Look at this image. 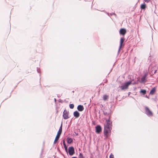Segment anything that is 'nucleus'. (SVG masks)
Masks as SVG:
<instances>
[{
    "label": "nucleus",
    "instance_id": "1",
    "mask_svg": "<svg viewBox=\"0 0 158 158\" xmlns=\"http://www.w3.org/2000/svg\"><path fill=\"white\" fill-rule=\"evenodd\" d=\"M103 134L104 136L106 139L108 138L111 134V130L110 129H104Z\"/></svg>",
    "mask_w": 158,
    "mask_h": 158
},
{
    "label": "nucleus",
    "instance_id": "2",
    "mask_svg": "<svg viewBox=\"0 0 158 158\" xmlns=\"http://www.w3.org/2000/svg\"><path fill=\"white\" fill-rule=\"evenodd\" d=\"M131 83V81H129L125 83L124 85L121 86L120 87L121 89L122 90L127 89L128 88V86L130 85Z\"/></svg>",
    "mask_w": 158,
    "mask_h": 158
},
{
    "label": "nucleus",
    "instance_id": "3",
    "mask_svg": "<svg viewBox=\"0 0 158 158\" xmlns=\"http://www.w3.org/2000/svg\"><path fill=\"white\" fill-rule=\"evenodd\" d=\"M145 113L149 116H152L153 115V113L149 109L148 107H145Z\"/></svg>",
    "mask_w": 158,
    "mask_h": 158
},
{
    "label": "nucleus",
    "instance_id": "4",
    "mask_svg": "<svg viewBox=\"0 0 158 158\" xmlns=\"http://www.w3.org/2000/svg\"><path fill=\"white\" fill-rule=\"evenodd\" d=\"M112 124L109 120L106 121V123L105 125L104 128H112Z\"/></svg>",
    "mask_w": 158,
    "mask_h": 158
},
{
    "label": "nucleus",
    "instance_id": "5",
    "mask_svg": "<svg viewBox=\"0 0 158 158\" xmlns=\"http://www.w3.org/2000/svg\"><path fill=\"white\" fill-rule=\"evenodd\" d=\"M69 153L70 155L72 156L73 155L74 153V148L72 147H69Z\"/></svg>",
    "mask_w": 158,
    "mask_h": 158
},
{
    "label": "nucleus",
    "instance_id": "6",
    "mask_svg": "<svg viewBox=\"0 0 158 158\" xmlns=\"http://www.w3.org/2000/svg\"><path fill=\"white\" fill-rule=\"evenodd\" d=\"M69 112H67V110H64L63 112V117L64 119H66L69 118Z\"/></svg>",
    "mask_w": 158,
    "mask_h": 158
},
{
    "label": "nucleus",
    "instance_id": "7",
    "mask_svg": "<svg viewBox=\"0 0 158 158\" xmlns=\"http://www.w3.org/2000/svg\"><path fill=\"white\" fill-rule=\"evenodd\" d=\"M148 75V74L147 73H146L145 74L141 79V82L143 83L146 82L147 79V77Z\"/></svg>",
    "mask_w": 158,
    "mask_h": 158
},
{
    "label": "nucleus",
    "instance_id": "8",
    "mask_svg": "<svg viewBox=\"0 0 158 158\" xmlns=\"http://www.w3.org/2000/svg\"><path fill=\"white\" fill-rule=\"evenodd\" d=\"M127 32L126 29L124 28H121L119 31V33L120 35H124Z\"/></svg>",
    "mask_w": 158,
    "mask_h": 158
},
{
    "label": "nucleus",
    "instance_id": "9",
    "mask_svg": "<svg viewBox=\"0 0 158 158\" xmlns=\"http://www.w3.org/2000/svg\"><path fill=\"white\" fill-rule=\"evenodd\" d=\"M125 40V39L124 38H121L120 40V46L119 48V50H120L121 48H122V46H123V43Z\"/></svg>",
    "mask_w": 158,
    "mask_h": 158
},
{
    "label": "nucleus",
    "instance_id": "10",
    "mask_svg": "<svg viewBox=\"0 0 158 158\" xmlns=\"http://www.w3.org/2000/svg\"><path fill=\"white\" fill-rule=\"evenodd\" d=\"M62 129H59V130L57 132V134L56 136V138L59 139L62 132Z\"/></svg>",
    "mask_w": 158,
    "mask_h": 158
},
{
    "label": "nucleus",
    "instance_id": "11",
    "mask_svg": "<svg viewBox=\"0 0 158 158\" xmlns=\"http://www.w3.org/2000/svg\"><path fill=\"white\" fill-rule=\"evenodd\" d=\"M77 109L78 111H82L84 110V108L82 105H79L77 106Z\"/></svg>",
    "mask_w": 158,
    "mask_h": 158
},
{
    "label": "nucleus",
    "instance_id": "12",
    "mask_svg": "<svg viewBox=\"0 0 158 158\" xmlns=\"http://www.w3.org/2000/svg\"><path fill=\"white\" fill-rule=\"evenodd\" d=\"M156 91V87L153 88L150 91V94L152 95H153Z\"/></svg>",
    "mask_w": 158,
    "mask_h": 158
},
{
    "label": "nucleus",
    "instance_id": "13",
    "mask_svg": "<svg viewBox=\"0 0 158 158\" xmlns=\"http://www.w3.org/2000/svg\"><path fill=\"white\" fill-rule=\"evenodd\" d=\"M66 140L67 143L69 144L71 143L73 141V139L69 137H68L67 138Z\"/></svg>",
    "mask_w": 158,
    "mask_h": 158
},
{
    "label": "nucleus",
    "instance_id": "14",
    "mask_svg": "<svg viewBox=\"0 0 158 158\" xmlns=\"http://www.w3.org/2000/svg\"><path fill=\"white\" fill-rule=\"evenodd\" d=\"M73 115L76 118H78L80 116V114L77 111H75L74 112Z\"/></svg>",
    "mask_w": 158,
    "mask_h": 158
},
{
    "label": "nucleus",
    "instance_id": "15",
    "mask_svg": "<svg viewBox=\"0 0 158 158\" xmlns=\"http://www.w3.org/2000/svg\"><path fill=\"white\" fill-rule=\"evenodd\" d=\"M146 8V5L144 3L141 5L140 8L142 9L145 10Z\"/></svg>",
    "mask_w": 158,
    "mask_h": 158
},
{
    "label": "nucleus",
    "instance_id": "16",
    "mask_svg": "<svg viewBox=\"0 0 158 158\" xmlns=\"http://www.w3.org/2000/svg\"><path fill=\"white\" fill-rule=\"evenodd\" d=\"M63 144L64 148H65V150L66 151V152L67 151V147L65 143V141L64 140H63Z\"/></svg>",
    "mask_w": 158,
    "mask_h": 158
},
{
    "label": "nucleus",
    "instance_id": "17",
    "mask_svg": "<svg viewBox=\"0 0 158 158\" xmlns=\"http://www.w3.org/2000/svg\"><path fill=\"white\" fill-rule=\"evenodd\" d=\"M109 96L107 95H104L103 96V99L104 101H106L108 98Z\"/></svg>",
    "mask_w": 158,
    "mask_h": 158
},
{
    "label": "nucleus",
    "instance_id": "18",
    "mask_svg": "<svg viewBox=\"0 0 158 158\" xmlns=\"http://www.w3.org/2000/svg\"><path fill=\"white\" fill-rule=\"evenodd\" d=\"M140 93H142L143 95H145L146 93V91L145 90H141L140 91Z\"/></svg>",
    "mask_w": 158,
    "mask_h": 158
},
{
    "label": "nucleus",
    "instance_id": "19",
    "mask_svg": "<svg viewBox=\"0 0 158 158\" xmlns=\"http://www.w3.org/2000/svg\"><path fill=\"white\" fill-rule=\"evenodd\" d=\"M102 129H96V132L98 134H99L102 131Z\"/></svg>",
    "mask_w": 158,
    "mask_h": 158
},
{
    "label": "nucleus",
    "instance_id": "20",
    "mask_svg": "<svg viewBox=\"0 0 158 158\" xmlns=\"http://www.w3.org/2000/svg\"><path fill=\"white\" fill-rule=\"evenodd\" d=\"M69 107L71 109H73L74 107V105L73 104H70L69 105Z\"/></svg>",
    "mask_w": 158,
    "mask_h": 158
},
{
    "label": "nucleus",
    "instance_id": "21",
    "mask_svg": "<svg viewBox=\"0 0 158 158\" xmlns=\"http://www.w3.org/2000/svg\"><path fill=\"white\" fill-rule=\"evenodd\" d=\"M79 158H84L83 154L81 153H80L79 154Z\"/></svg>",
    "mask_w": 158,
    "mask_h": 158
},
{
    "label": "nucleus",
    "instance_id": "22",
    "mask_svg": "<svg viewBox=\"0 0 158 158\" xmlns=\"http://www.w3.org/2000/svg\"><path fill=\"white\" fill-rule=\"evenodd\" d=\"M59 139H58L55 138V139L54 141V143H56L57 141Z\"/></svg>",
    "mask_w": 158,
    "mask_h": 158
},
{
    "label": "nucleus",
    "instance_id": "23",
    "mask_svg": "<svg viewBox=\"0 0 158 158\" xmlns=\"http://www.w3.org/2000/svg\"><path fill=\"white\" fill-rule=\"evenodd\" d=\"M110 158H114V156L112 153L110 155Z\"/></svg>",
    "mask_w": 158,
    "mask_h": 158
},
{
    "label": "nucleus",
    "instance_id": "24",
    "mask_svg": "<svg viewBox=\"0 0 158 158\" xmlns=\"http://www.w3.org/2000/svg\"><path fill=\"white\" fill-rule=\"evenodd\" d=\"M95 128H97V129H98V128H101V127L100 126L98 125V126H96L95 127Z\"/></svg>",
    "mask_w": 158,
    "mask_h": 158
},
{
    "label": "nucleus",
    "instance_id": "25",
    "mask_svg": "<svg viewBox=\"0 0 158 158\" xmlns=\"http://www.w3.org/2000/svg\"><path fill=\"white\" fill-rule=\"evenodd\" d=\"M144 0V2H147V3L149 2H150V0Z\"/></svg>",
    "mask_w": 158,
    "mask_h": 158
},
{
    "label": "nucleus",
    "instance_id": "26",
    "mask_svg": "<svg viewBox=\"0 0 158 158\" xmlns=\"http://www.w3.org/2000/svg\"><path fill=\"white\" fill-rule=\"evenodd\" d=\"M156 71H157V70H155V71H154V73L153 74H155L156 73Z\"/></svg>",
    "mask_w": 158,
    "mask_h": 158
},
{
    "label": "nucleus",
    "instance_id": "27",
    "mask_svg": "<svg viewBox=\"0 0 158 158\" xmlns=\"http://www.w3.org/2000/svg\"><path fill=\"white\" fill-rule=\"evenodd\" d=\"M72 158H77V157H73Z\"/></svg>",
    "mask_w": 158,
    "mask_h": 158
},
{
    "label": "nucleus",
    "instance_id": "28",
    "mask_svg": "<svg viewBox=\"0 0 158 158\" xmlns=\"http://www.w3.org/2000/svg\"><path fill=\"white\" fill-rule=\"evenodd\" d=\"M60 128H62V126L60 127Z\"/></svg>",
    "mask_w": 158,
    "mask_h": 158
}]
</instances>
